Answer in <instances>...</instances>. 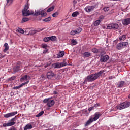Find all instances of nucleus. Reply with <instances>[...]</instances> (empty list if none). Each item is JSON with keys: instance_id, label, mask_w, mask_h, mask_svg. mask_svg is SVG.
Instances as JSON below:
<instances>
[{"instance_id": "nucleus-7", "label": "nucleus", "mask_w": 130, "mask_h": 130, "mask_svg": "<svg viewBox=\"0 0 130 130\" xmlns=\"http://www.w3.org/2000/svg\"><path fill=\"white\" fill-rule=\"evenodd\" d=\"M95 8L96 5L88 6L84 8V10L85 12H86V13H90V12L94 11V9Z\"/></svg>"}, {"instance_id": "nucleus-53", "label": "nucleus", "mask_w": 130, "mask_h": 130, "mask_svg": "<svg viewBox=\"0 0 130 130\" xmlns=\"http://www.w3.org/2000/svg\"><path fill=\"white\" fill-rule=\"evenodd\" d=\"M128 98H130V94L128 95Z\"/></svg>"}, {"instance_id": "nucleus-10", "label": "nucleus", "mask_w": 130, "mask_h": 130, "mask_svg": "<svg viewBox=\"0 0 130 130\" xmlns=\"http://www.w3.org/2000/svg\"><path fill=\"white\" fill-rule=\"evenodd\" d=\"M122 23L124 26L130 25V17L122 19Z\"/></svg>"}, {"instance_id": "nucleus-52", "label": "nucleus", "mask_w": 130, "mask_h": 130, "mask_svg": "<svg viewBox=\"0 0 130 130\" xmlns=\"http://www.w3.org/2000/svg\"><path fill=\"white\" fill-rule=\"evenodd\" d=\"M54 94H55V95H56L57 94V92H56V91H54Z\"/></svg>"}, {"instance_id": "nucleus-27", "label": "nucleus", "mask_w": 130, "mask_h": 130, "mask_svg": "<svg viewBox=\"0 0 130 130\" xmlns=\"http://www.w3.org/2000/svg\"><path fill=\"white\" fill-rule=\"evenodd\" d=\"M17 31L19 33H21V34H24V33H25V30H24L21 28H18Z\"/></svg>"}, {"instance_id": "nucleus-16", "label": "nucleus", "mask_w": 130, "mask_h": 130, "mask_svg": "<svg viewBox=\"0 0 130 130\" xmlns=\"http://www.w3.org/2000/svg\"><path fill=\"white\" fill-rule=\"evenodd\" d=\"M53 68L54 69H59L61 68V66L60 65V63H55L52 64Z\"/></svg>"}, {"instance_id": "nucleus-9", "label": "nucleus", "mask_w": 130, "mask_h": 130, "mask_svg": "<svg viewBox=\"0 0 130 130\" xmlns=\"http://www.w3.org/2000/svg\"><path fill=\"white\" fill-rule=\"evenodd\" d=\"M46 76L48 79H51L53 77H55L56 74L53 73L52 71L50 70L47 73Z\"/></svg>"}, {"instance_id": "nucleus-40", "label": "nucleus", "mask_w": 130, "mask_h": 130, "mask_svg": "<svg viewBox=\"0 0 130 130\" xmlns=\"http://www.w3.org/2000/svg\"><path fill=\"white\" fill-rule=\"evenodd\" d=\"M71 42H72L73 45H76L77 44V43H78L77 42V41H76V40H75L74 39L71 40Z\"/></svg>"}, {"instance_id": "nucleus-50", "label": "nucleus", "mask_w": 130, "mask_h": 130, "mask_svg": "<svg viewBox=\"0 0 130 130\" xmlns=\"http://www.w3.org/2000/svg\"><path fill=\"white\" fill-rule=\"evenodd\" d=\"M3 126H4V127H7V126H9L8 125V123H4V124H3Z\"/></svg>"}, {"instance_id": "nucleus-6", "label": "nucleus", "mask_w": 130, "mask_h": 130, "mask_svg": "<svg viewBox=\"0 0 130 130\" xmlns=\"http://www.w3.org/2000/svg\"><path fill=\"white\" fill-rule=\"evenodd\" d=\"M43 102L44 103H47V105L48 106V107H51L52 106H53V105H54V103H55L54 100L50 99H44Z\"/></svg>"}, {"instance_id": "nucleus-33", "label": "nucleus", "mask_w": 130, "mask_h": 130, "mask_svg": "<svg viewBox=\"0 0 130 130\" xmlns=\"http://www.w3.org/2000/svg\"><path fill=\"white\" fill-rule=\"evenodd\" d=\"M13 2H14V0H7V5L10 6V5L13 4Z\"/></svg>"}, {"instance_id": "nucleus-20", "label": "nucleus", "mask_w": 130, "mask_h": 130, "mask_svg": "<svg viewBox=\"0 0 130 130\" xmlns=\"http://www.w3.org/2000/svg\"><path fill=\"white\" fill-rule=\"evenodd\" d=\"M112 29H115V30H116L118 28H119V26L118 25V24L112 23Z\"/></svg>"}, {"instance_id": "nucleus-13", "label": "nucleus", "mask_w": 130, "mask_h": 130, "mask_svg": "<svg viewBox=\"0 0 130 130\" xmlns=\"http://www.w3.org/2000/svg\"><path fill=\"white\" fill-rule=\"evenodd\" d=\"M64 56V51H60L58 52V54H56L55 57L56 58H61V57H63Z\"/></svg>"}, {"instance_id": "nucleus-44", "label": "nucleus", "mask_w": 130, "mask_h": 130, "mask_svg": "<svg viewBox=\"0 0 130 130\" xmlns=\"http://www.w3.org/2000/svg\"><path fill=\"white\" fill-rule=\"evenodd\" d=\"M56 16H58V12H56L52 14V17H56Z\"/></svg>"}, {"instance_id": "nucleus-21", "label": "nucleus", "mask_w": 130, "mask_h": 130, "mask_svg": "<svg viewBox=\"0 0 130 130\" xmlns=\"http://www.w3.org/2000/svg\"><path fill=\"white\" fill-rule=\"evenodd\" d=\"M32 125L27 124L24 127V130L31 129H32Z\"/></svg>"}, {"instance_id": "nucleus-47", "label": "nucleus", "mask_w": 130, "mask_h": 130, "mask_svg": "<svg viewBox=\"0 0 130 130\" xmlns=\"http://www.w3.org/2000/svg\"><path fill=\"white\" fill-rule=\"evenodd\" d=\"M47 52H48V49H45V50L43 52V53L45 54L47 53Z\"/></svg>"}, {"instance_id": "nucleus-26", "label": "nucleus", "mask_w": 130, "mask_h": 130, "mask_svg": "<svg viewBox=\"0 0 130 130\" xmlns=\"http://www.w3.org/2000/svg\"><path fill=\"white\" fill-rule=\"evenodd\" d=\"M79 14V12L78 11L74 12L72 14V17H73V18H76V17H77Z\"/></svg>"}, {"instance_id": "nucleus-55", "label": "nucleus", "mask_w": 130, "mask_h": 130, "mask_svg": "<svg viewBox=\"0 0 130 130\" xmlns=\"http://www.w3.org/2000/svg\"><path fill=\"white\" fill-rule=\"evenodd\" d=\"M5 57V56H2V58Z\"/></svg>"}, {"instance_id": "nucleus-46", "label": "nucleus", "mask_w": 130, "mask_h": 130, "mask_svg": "<svg viewBox=\"0 0 130 130\" xmlns=\"http://www.w3.org/2000/svg\"><path fill=\"white\" fill-rule=\"evenodd\" d=\"M112 79H115V76H111L109 77V80H112Z\"/></svg>"}, {"instance_id": "nucleus-19", "label": "nucleus", "mask_w": 130, "mask_h": 130, "mask_svg": "<svg viewBox=\"0 0 130 130\" xmlns=\"http://www.w3.org/2000/svg\"><path fill=\"white\" fill-rule=\"evenodd\" d=\"M125 39H126V35H123L119 37V41H124Z\"/></svg>"}, {"instance_id": "nucleus-5", "label": "nucleus", "mask_w": 130, "mask_h": 130, "mask_svg": "<svg viewBox=\"0 0 130 130\" xmlns=\"http://www.w3.org/2000/svg\"><path fill=\"white\" fill-rule=\"evenodd\" d=\"M127 46H128V42H123L118 43L116 46V48L118 49V50H120L121 49L125 48V47H127Z\"/></svg>"}, {"instance_id": "nucleus-2", "label": "nucleus", "mask_w": 130, "mask_h": 130, "mask_svg": "<svg viewBox=\"0 0 130 130\" xmlns=\"http://www.w3.org/2000/svg\"><path fill=\"white\" fill-rule=\"evenodd\" d=\"M102 115L100 112H96L93 116H91L89 117L88 120L86 122L85 124V126H88L90 125L92 122H94V121H96L99 119V117Z\"/></svg>"}, {"instance_id": "nucleus-45", "label": "nucleus", "mask_w": 130, "mask_h": 130, "mask_svg": "<svg viewBox=\"0 0 130 130\" xmlns=\"http://www.w3.org/2000/svg\"><path fill=\"white\" fill-rule=\"evenodd\" d=\"M104 11H105V12H108L109 11V7H105Z\"/></svg>"}, {"instance_id": "nucleus-15", "label": "nucleus", "mask_w": 130, "mask_h": 130, "mask_svg": "<svg viewBox=\"0 0 130 130\" xmlns=\"http://www.w3.org/2000/svg\"><path fill=\"white\" fill-rule=\"evenodd\" d=\"M27 84H28V81L22 83L18 86H14V87H13V89H20V88H22V86H23L25 85H27Z\"/></svg>"}, {"instance_id": "nucleus-18", "label": "nucleus", "mask_w": 130, "mask_h": 130, "mask_svg": "<svg viewBox=\"0 0 130 130\" xmlns=\"http://www.w3.org/2000/svg\"><path fill=\"white\" fill-rule=\"evenodd\" d=\"M21 70V68H20V66H15L14 68H13V72L15 73H17V72H19Z\"/></svg>"}, {"instance_id": "nucleus-23", "label": "nucleus", "mask_w": 130, "mask_h": 130, "mask_svg": "<svg viewBox=\"0 0 130 130\" xmlns=\"http://www.w3.org/2000/svg\"><path fill=\"white\" fill-rule=\"evenodd\" d=\"M123 85H124V81H120L118 84V88H122V87H123Z\"/></svg>"}, {"instance_id": "nucleus-24", "label": "nucleus", "mask_w": 130, "mask_h": 130, "mask_svg": "<svg viewBox=\"0 0 130 130\" xmlns=\"http://www.w3.org/2000/svg\"><path fill=\"white\" fill-rule=\"evenodd\" d=\"M83 55L84 57H89L91 56V53L85 52L84 53Z\"/></svg>"}, {"instance_id": "nucleus-35", "label": "nucleus", "mask_w": 130, "mask_h": 130, "mask_svg": "<svg viewBox=\"0 0 130 130\" xmlns=\"http://www.w3.org/2000/svg\"><path fill=\"white\" fill-rule=\"evenodd\" d=\"M50 41V38L49 37H45L44 38V41L45 42H48V41Z\"/></svg>"}, {"instance_id": "nucleus-41", "label": "nucleus", "mask_w": 130, "mask_h": 130, "mask_svg": "<svg viewBox=\"0 0 130 130\" xmlns=\"http://www.w3.org/2000/svg\"><path fill=\"white\" fill-rule=\"evenodd\" d=\"M60 64L61 66V68L62 67H65V66H67V62L65 61L62 62L61 63H60Z\"/></svg>"}, {"instance_id": "nucleus-25", "label": "nucleus", "mask_w": 130, "mask_h": 130, "mask_svg": "<svg viewBox=\"0 0 130 130\" xmlns=\"http://www.w3.org/2000/svg\"><path fill=\"white\" fill-rule=\"evenodd\" d=\"M50 40L51 41H56V37L55 36H52L51 37H49Z\"/></svg>"}, {"instance_id": "nucleus-51", "label": "nucleus", "mask_w": 130, "mask_h": 130, "mask_svg": "<svg viewBox=\"0 0 130 130\" xmlns=\"http://www.w3.org/2000/svg\"><path fill=\"white\" fill-rule=\"evenodd\" d=\"M76 4H77V1L74 0V1H73V4H74V5H76Z\"/></svg>"}, {"instance_id": "nucleus-54", "label": "nucleus", "mask_w": 130, "mask_h": 130, "mask_svg": "<svg viewBox=\"0 0 130 130\" xmlns=\"http://www.w3.org/2000/svg\"><path fill=\"white\" fill-rule=\"evenodd\" d=\"M45 68H47V66H45Z\"/></svg>"}, {"instance_id": "nucleus-14", "label": "nucleus", "mask_w": 130, "mask_h": 130, "mask_svg": "<svg viewBox=\"0 0 130 130\" xmlns=\"http://www.w3.org/2000/svg\"><path fill=\"white\" fill-rule=\"evenodd\" d=\"M108 59H109V56L107 55H106L101 57L100 61L101 62H106Z\"/></svg>"}, {"instance_id": "nucleus-30", "label": "nucleus", "mask_w": 130, "mask_h": 130, "mask_svg": "<svg viewBox=\"0 0 130 130\" xmlns=\"http://www.w3.org/2000/svg\"><path fill=\"white\" fill-rule=\"evenodd\" d=\"M75 32L76 33V34L81 33V32H82V28H81L80 27L77 28L76 29H75Z\"/></svg>"}, {"instance_id": "nucleus-38", "label": "nucleus", "mask_w": 130, "mask_h": 130, "mask_svg": "<svg viewBox=\"0 0 130 130\" xmlns=\"http://www.w3.org/2000/svg\"><path fill=\"white\" fill-rule=\"evenodd\" d=\"M92 52H94V53H97L98 52V49L96 48H93L92 49Z\"/></svg>"}, {"instance_id": "nucleus-39", "label": "nucleus", "mask_w": 130, "mask_h": 130, "mask_svg": "<svg viewBox=\"0 0 130 130\" xmlns=\"http://www.w3.org/2000/svg\"><path fill=\"white\" fill-rule=\"evenodd\" d=\"M107 29H112V24H108L107 25Z\"/></svg>"}, {"instance_id": "nucleus-31", "label": "nucleus", "mask_w": 130, "mask_h": 130, "mask_svg": "<svg viewBox=\"0 0 130 130\" xmlns=\"http://www.w3.org/2000/svg\"><path fill=\"white\" fill-rule=\"evenodd\" d=\"M29 21V18L27 17H24L22 18V20L21 21V23H24L25 22H28Z\"/></svg>"}, {"instance_id": "nucleus-48", "label": "nucleus", "mask_w": 130, "mask_h": 130, "mask_svg": "<svg viewBox=\"0 0 130 130\" xmlns=\"http://www.w3.org/2000/svg\"><path fill=\"white\" fill-rule=\"evenodd\" d=\"M93 109H94V107H91L89 108L88 111H92V110H93Z\"/></svg>"}, {"instance_id": "nucleus-36", "label": "nucleus", "mask_w": 130, "mask_h": 130, "mask_svg": "<svg viewBox=\"0 0 130 130\" xmlns=\"http://www.w3.org/2000/svg\"><path fill=\"white\" fill-rule=\"evenodd\" d=\"M51 20V18L50 17H48L47 18H45L43 20L44 22H49Z\"/></svg>"}, {"instance_id": "nucleus-49", "label": "nucleus", "mask_w": 130, "mask_h": 130, "mask_svg": "<svg viewBox=\"0 0 130 130\" xmlns=\"http://www.w3.org/2000/svg\"><path fill=\"white\" fill-rule=\"evenodd\" d=\"M16 117H17V116H15L13 118L11 119V121H15V120H16Z\"/></svg>"}, {"instance_id": "nucleus-3", "label": "nucleus", "mask_w": 130, "mask_h": 130, "mask_svg": "<svg viewBox=\"0 0 130 130\" xmlns=\"http://www.w3.org/2000/svg\"><path fill=\"white\" fill-rule=\"evenodd\" d=\"M22 15L24 17L33 15V11L29 10V5L26 4L25 6L24 9L22 10Z\"/></svg>"}, {"instance_id": "nucleus-1", "label": "nucleus", "mask_w": 130, "mask_h": 130, "mask_svg": "<svg viewBox=\"0 0 130 130\" xmlns=\"http://www.w3.org/2000/svg\"><path fill=\"white\" fill-rule=\"evenodd\" d=\"M104 73V70H101L98 73L95 74H91L90 75H88L86 78L83 84H87L88 82H94L95 80H97L99 77L101 76V75Z\"/></svg>"}, {"instance_id": "nucleus-22", "label": "nucleus", "mask_w": 130, "mask_h": 130, "mask_svg": "<svg viewBox=\"0 0 130 130\" xmlns=\"http://www.w3.org/2000/svg\"><path fill=\"white\" fill-rule=\"evenodd\" d=\"M101 21H102L101 19H99V20L95 21L94 22V26H99V25L100 24V23H101Z\"/></svg>"}, {"instance_id": "nucleus-42", "label": "nucleus", "mask_w": 130, "mask_h": 130, "mask_svg": "<svg viewBox=\"0 0 130 130\" xmlns=\"http://www.w3.org/2000/svg\"><path fill=\"white\" fill-rule=\"evenodd\" d=\"M71 35H76L77 33L76 32V30H72L70 32Z\"/></svg>"}, {"instance_id": "nucleus-12", "label": "nucleus", "mask_w": 130, "mask_h": 130, "mask_svg": "<svg viewBox=\"0 0 130 130\" xmlns=\"http://www.w3.org/2000/svg\"><path fill=\"white\" fill-rule=\"evenodd\" d=\"M30 76L27 75H25L24 76H23L21 79L20 81L21 82H28V84L29 83V80H30Z\"/></svg>"}, {"instance_id": "nucleus-29", "label": "nucleus", "mask_w": 130, "mask_h": 130, "mask_svg": "<svg viewBox=\"0 0 130 130\" xmlns=\"http://www.w3.org/2000/svg\"><path fill=\"white\" fill-rule=\"evenodd\" d=\"M44 114V111H42L39 113H38L37 115H36V117H40L42 115H43Z\"/></svg>"}, {"instance_id": "nucleus-4", "label": "nucleus", "mask_w": 130, "mask_h": 130, "mask_svg": "<svg viewBox=\"0 0 130 130\" xmlns=\"http://www.w3.org/2000/svg\"><path fill=\"white\" fill-rule=\"evenodd\" d=\"M130 106V102H124L121 104L118 105L116 107L117 109L121 110V109H124L125 108H127Z\"/></svg>"}, {"instance_id": "nucleus-37", "label": "nucleus", "mask_w": 130, "mask_h": 130, "mask_svg": "<svg viewBox=\"0 0 130 130\" xmlns=\"http://www.w3.org/2000/svg\"><path fill=\"white\" fill-rule=\"evenodd\" d=\"M15 79H16V77L13 76V77H11L10 78L8 79V82H11V81H13V80H15Z\"/></svg>"}, {"instance_id": "nucleus-32", "label": "nucleus", "mask_w": 130, "mask_h": 130, "mask_svg": "<svg viewBox=\"0 0 130 130\" xmlns=\"http://www.w3.org/2000/svg\"><path fill=\"white\" fill-rule=\"evenodd\" d=\"M43 30H44V28H39L38 29L35 30L34 31L35 32V33H38L39 32H41L43 31Z\"/></svg>"}, {"instance_id": "nucleus-43", "label": "nucleus", "mask_w": 130, "mask_h": 130, "mask_svg": "<svg viewBox=\"0 0 130 130\" xmlns=\"http://www.w3.org/2000/svg\"><path fill=\"white\" fill-rule=\"evenodd\" d=\"M42 47L43 48H45V49H47V47H48V46H47V44H44L42 45Z\"/></svg>"}, {"instance_id": "nucleus-34", "label": "nucleus", "mask_w": 130, "mask_h": 130, "mask_svg": "<svg viewBox=\"0 0 130 130\" xmlns=\"http://www.w3.org/2000/svg\"><path fill=\"white\" fill-rule=\"evenodd\" d=\"M15 124H16V122H15L14 121L8 123V126H12V125H14Z\"/></svg>"}, {"instance_id": "nucleus-11", "label": "nucleus", "mask_w": 130, "mask_h": 130, "mask_svg": "<svg viewBox=\"0 0 130 130\" xmlns=\"http://www.w3.org/2000/svg\"><path fill=\"white\" fill-rule=\"evenodd\" d=\"M16 114H18V112L15 111L11 113H9L4 115V117H5L6 118H9V117H12V116H15Z\"/></svg>"}, {"instance_id": "nucleus-8", "label": "nucleus", "mask_w": 130, "mask_h": 130, "mask_svg": "<svg viewBox=\"0 0 130 130\" xmlns=\"http://www.w3.org/2000/svg\"><path fill=\"white\" fill-rule=\"evenodd\" d=\"M39 15H41L42 17H45V16H46L47 14L43 10H38L37 11V12H36V13L34 14L35 16H39Z\"/></svg>"}, {"instance_id": "nucleus-28", "label": "nucleus", "mask_w": 130, "mask_h": 130, "mask_svg": "<svg viewBox=\"0 0 130 130\" xmlns=\"http://www.w3.org/2000/svg\"><path fill=\"white\" fill-rule=\"evenodd\" d=\"M53 10H54V7L52 6L48 9V10H47V12L48 13H50V12L53 11Z\"/></svg>"}, {"instance_id": "nucleus-17", "label": "nucleus", "mask_w": 130, "mask_h": 130, "mask_svg": "<svg viewBox=\"0 0 130 130\" xmlns=\"http://www.w3.org/2000/svg\"><path fill=\"white\" fill-rule=\"evenodd\" d=\"M4 47L5 49H4L3 51L4 52H7V51L9 50V44H8V43H5L4 44Z\"/></svg>"}, {"instance_id": "nucleus-56", "label": "nucleus", "mask_w": 130, "mask_h": 130, "mask_svg": "<svg viewBox=\"0 0 130 130\" xmlns=\"http://www.w3.org/2000/svg\"><path fill=\"white\" fill-rule=\"evenodd\" d=\"M0 24H1V22H0Z\"/></svg>"}]
</instances>
